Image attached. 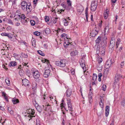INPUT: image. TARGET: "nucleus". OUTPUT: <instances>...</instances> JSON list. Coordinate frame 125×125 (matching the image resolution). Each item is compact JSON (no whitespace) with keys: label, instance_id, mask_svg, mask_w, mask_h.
<instances>
[{"label":"nucleus","instance_id":"f257e3e1","mask_svg":"<svg viewBox=\"0 0 125 125\" xmlns=\"http://www.w3.org/2000/svg\"><path fill=\"white\" fill-rule=\"evenodd\" d=\"M105 49L106 48H104V47H101L99 45H98L96 54H98V56L99 55H104L105 51Z\"/></svg>","mask_w":125,"mask_h":125},{"label":"nucleus","instance_id":"f03ea898","mask_svg":"<svg viewBox=\"0 0 125 125\" xmlns=\"http://www.w3.org/2000/svg\"><path fill=\"white\" fill-rule=\"evenodd\" d=\"M112 59L111 58L109 59L107 61L106 64L105 66V67L106 69L104 71V75L105 74H107V72L109 71L110 68L113 62L111 61Z\"/></svg>","mask_w":125,"mask_h":125},{"label":"nucleus","instance_id":"7ed1b4c3","mask_svg":"<svg viewBox=\"0 0 125 125\" xmlns=\"http://www.w3.org/2000/svg\"><path fill=\"white\" fill-rule=\"evenodd\" d=\"M67 61L65 59L61 60L60 61H57L55 62L56 65L61 67H64L66 65Z\"/></svg>","mask_w":125,"mask_h":125},{"label":"nucleus","instance_id":"20e7f679","mask_svg":"<svg viewBox=\"0 0 125 125\" xmlns=\"http://www.w3.org/2000/svg\"><path fill=\"white\" fill-rule=\"evenodd\" d=\"M33 101L35 102V106L36 107V109L37 111H38L40 113H41L43 109V108L44 107V105H42V106L39 105L36 102V100H35L34 98H33ZM33 103L34 104V103L33 102Z\"/></svg>","mask_w":125,"mask_h":125},{"label":"nucleus","instance_id":"39448f33","mask_svg":"<svg viewBox=\"0 0 125 125\" xmlns=\"http://www.w3.org/2000/svg\"><path fill=\"white\" fill-rule=\"evenodd\" d=\"M85 60L81 59L80 61V65L82 67L84 72L85 71H86V67L85 64Z\"/></svg>","mask_w":125,"mask_h":125},{"label":"nucleus","instance_id":"423d86ee","mask_svg":"<svg viewBox=\"0 0 125 125\" xmlns=\"http://www.w3.org/2000/svg\"><path fill=\"white\" fill-rule=\"evenodd\" d=\"M97 3L95 1L92 2L91 4V9L92 11H94L96 10L97 7Z\"/></svg>","mask_w":125,"mask_h":125},{"label":"nucleus","instance_id":"0eeeda50","mask_svg":"<svg viewBox=\"0 0 125 125\" xmlns=\"http://www.w3.org/2000/svg\"><path fill=\"white\" fill-rule=\"evenodd\" d=\"M28 5L27 3L25 1H23L21 2L22 9L24 11H25V10H26V8H27V6H28Z\"/></svg>","mask_w":125,"mask_h":125},{"label":"nucleus","instance_id":"6e6552de","mask_svg":"<svg viewBox=\"0 0 125 125\" xmlns=\"http://www.w3.org/2000/svg\"><path fill=\"white\" fill-rule=\"evenodd\" d=\"M33 76L34 78L35 79L39 78L40 76V74L39 72L37 71H35L32 72Z\"/></svg>","mask_w":125,"mask_h":125},{"label":"nucleus","instance_id":"1a4fd4ad","mask_svg":"<svg viewBox=\"0 0 125 125\" xmlns=\"http://www.w3.org/2000/svg\"><path fill=\"white\" fill-rule=\"evenodd\" d=\"M50 73V71L49 70H46L44 72V74H43V76L45 78H46L49 76Z\"/></svg>","mask_w":125,"mask_h":125},{"label":"nucleus","instance_id":"9d476101","mask_svg":"<svg viewBox=\"0 0 125 125\" xmlns=\"http://www.w3.org/2000/svg\"><path fill=\"white\" fill-rule=\"evenodd\" d=\"M115 42L114 41H111L110 44L109 46V49L112 50L114 49V47L115 45Z\"/></svg>","mask_w":125,"mask_h":125},{"label":"nucleus","instance_id":"9b49d317","mask_svg":"<svg viewBox=\"0 0 125 125\" xmlns=\"http://www.w3.org/2000/svg\"><path fill=\"white\" fill-rule=\"evenodd\" d=\"M93 95V94L91 92H90L88 94V99L89 103L91 104L92 102V96Z\"/></svg>","mask_w":125,"mask_h":125},{"label":"nucleus","instance_id":"f8f14e48","mask_svg":"<svg viewBox=\"0 0 125 125\" xmlns=\"http://www.w3.org/2000/svg\"><path fill=\"white\" fill-rule=\"evenodd\" d=\"M23 84L25 86H28L29 83V81L27 79H25L22 80Z\"/></svg>","mask_w":125,"mask_h":125},{"label":"nucleus","instance_id":"ddd939ff","mask_svg":"<svg viewBox=\"0 0 125 125\" xmlns=\"http://www.w3.org/2000/svg\"><path fill=\"white\" fill-rule=\"evenodd\" d=\"M98 32V30H93L90 33L92 37H94L97 35Z\"/></svg>","mask_w":125,"mask_h":125},{"label":"nucleus","instance_id":"4468645a","mask_svg":"<svg viewBox=\"0 0 125 125\" xmlns=\"http://www.w3.org/2000/svg\"><path fill=\"white\" fill-rule=\"evenodd\" d=\"M109 11L107 9L105 10L104 13V16L105 19H106L108 16Z\"/></svg>","mask_w":125,"mask_h":125},{"label":"nucleus","instance_id":"2eb2a0df","mask_svg":"<svg viewBox=\"0 0 125 125\" xmlns=\"http://www.w3.org/2000/svg\"><path fill=\"white\" fill-rule=\"evenodd\" d=\"M67 103L69 110L70 111H72V106L70 100H68Z\"/></svg>","mask_w":125,"mask_h":125},{"label":"nucleus","instance_id":"dca6fc26","mask_svg":"<svg viewBox=\"0 0 125 125\" xmlns=\"http://www.w3.org/2000/svg\"><path fill=\"white\" fill-rule=\"evenodd\" d=\"M66 96L68 97H70L72 94V91L71 89H67L66 91Z\"/></svg>","mask_w":125,"mask_h":125},{"label":"nucleus","instance_id":"f3484780","mask_svg":"<svg viewBox=\"0 0 125 125\" xmlns=\"http://www.w3.org/2000/svg\"><path fill=\"white\" fill-rule=\"evenodd\" d=\"M109 107L108 105L106 106L105 108V116L107 117L109 114Z\"/></svg>","mask_w":125,"mask_h":125},{"label":"nucleus","instance_id":"a211bd4d","mask_svg":"<svg viewBox=\"0 0 125 125\" xmlns=\"http://www.w3.org/2000/svg\"><path fill=\"white\" fill-rule=\"evenodd\" d=\"M26 9V10H25V11H26L28 13H29L31 12L32 10V7L30 4L28 5V6H27Z\"/></svg>","mask_w":125,"mask_h":125},{"label":"nucleus","instance_id":"6ab92c4d","mask_svg":"<svg viewBox=\"0 0 125 125\" xmlns=\"http://www.w3.org/2000/svg\"><path fill=\"white\" fill-rule=\"evenodd\" d=\"M37 84L36 82L35 81H33L32 83V89L34 90H35L37 88Z\"/></svg>","mask_w":125,"mask_h":125},{"label":"nucleus","instance_id":"aec40b11","mask_svg":"<svg viewBox=\"0 0 125 125\" xmlns=\"http://www.w3.org/2000/svg\"><path fill=\"white\" fill-rule=\"evenodd\" d=\"M45 106H47V107H46V108L45 109V111H47L48 110H49V111H51V108L52 107L49 104H48L47 103L46 104H45Z\"/></svg>","mask_w":125,"mask_h":125},{"label":"nucleus","instance_id":"412c9836","mask_svg":"<svg viewBox=\"0 0 125 125\" xmlns=\"http://www.w3.org/2000/svg\"><path fill=\"white\" fill-rule=\"evenodd\" d=\"M78 52L76 50L73 51L71 53V55L73 57L77 55L78 54Z\"/></svg>","mask_w":125,"mask_h":125},{"label":"nucleus","instance_id":"4be33fe9","mask_svg":"<svg viewBox=\"0 0 125 125\" xmlns=\"http://www.w3.org/2000/svg\"><path fill=\"white\" fill-rule=\"evenodd\" d=\"M17 63L16 62L14 61L11 62L9 64V66L10 67L11 66L14 67L17 65Z\"/></svg>","mask_w":125,"mask_h":125},{"label":"nucleus","instance_id":"5701e85b","mask_svg":"<svg viewBox=\"0 0 125 125\" xmlns=\"http://www.w3.org/2000/svg\"><path fill=\"white\" fill-rule=\"evenodd\" d=\"M64 44V47H68V46L70 44V42H69V39L66 40Z\"/></svg>","mask_w":125,"mask_h":125},{"label":"nucleus","instance_id":"b1692460","mask_svg":"<svg viewBox=\"0 0 125 125\" xmlns=\"http://www.w3.org/2000/svg\"><path fill=\"white\" fill-rule=\"evenodd\" d=\"M61 36L62 38H64L65 41L66 39L68 40L69 39L68 37L67 36V35L65 33L62 34Z\"/></svg>","mask_w":125,"mask_h":125},{"label":"nucleus","instance_id":"393cba45","mask_svg":"<svg viewBox=\"0 0 125 125\" xmlns=\"http://www.w3.org/2000/svg\"><path fill=\"white\" fill-rule=\"evenodd\" d=\"M12 101L14 104H16L19 102V101L18 99L15 98H13Z\"/></svg>","mask_w":125,"mask_h":125},{"label":"nucleus","instance_id":"a878e982","mask_svg":"<svg viewBox=\"0 0 125 125\" xmlns=\"http://www.w3.org/2000/svg\"><path fill=\"white\" fill-rule=\"evenodd\" d=\"M120 78L118 77V75L117 74H116L115 79V82L114 83V84H115L116 83H117L119 80Z\"/></svg>","mask_w":125,"mask_h":125},{"label":"nucleus","instance_id":"bb28decb","mask_svg":"<svg viewBox=\"0 0 125 125\" xmlns=\"http://www.w3.org/2000/svg\"><path fill=\"white\" fill-rule=\"evenodd\" d=\"M101 47H104V48H105L107 44V42L106 41L104 40L102 43Z\"/></svg>","mask_w":125,"mask_h":125},{"label":"nucleus","instance_id":"cd10ccee","mask_svg":"<svg viewBox=\"0 0 125 125\" xmlns=\"http://www.w3.org/2000/svg\"><path fill=\"white\" fill-rule=\"evenodd\" d=\"M97 74L95 73H93L92 77V79L94 81V82L96 81L97 79Z\"/></svg>","mask_w":125,"mask_h":125},{"label":"nucleus","instance_id":"c85d7f7f","mask_svg":"<svg viewBox=\"0 0 125 125\" xmlns=\"http://www.w3.org/2000/svg\"><path fill=\"white\" fill-rule=\"evenodd\" d=\"M109 23L107 24V26L104 29V31L105 32L106 31L108 32L109 31Z\"/></svg>","mask_w":125,"mask_h":125},{"label":"nucleus","instance_id":"c756f323","mask_svg":"<svg viewBox=\"0 0 125 125\" xmlns=\"http://www.w3.org/2000/svg\"><path fill=\"white\" fill-rule=\"evenodd\" d=\"M99 104L100 107L101 108H103L104 107V103L102 102L101 99L99 103Z\"/></svg>","mask_w":125,"mask_h":125},{"label":"nucleus","instance_id":"7c9ffc66","mask_svg":"<svg viewBox=\"0 0 125 125\" xmlns=\"http://www.w3.org/2000/svg\"><path fill=\"white\" fill-rule=\"evenodd\" d=\"M45 33L46 34H49L50 32V30L49 28H46L45 30Z\"/></svg>","mask_w":125,"mask_h":125},{"label":"nucleus","instance_id":"2f4dec72","mask_svg":"<svg viewBox=\"0 0 125 125\" xmlns=\"http://www.w3.org/2000/svg\"><path fill=\"white\" fill-rule=\"evenodd\" d=\"M101 37L99 36L95 40V42L97 43H99L101 41Z\"/></svg>","mask_w":125,"mask_h":125},{"label":"nucleus","instance_id":"473e14b6","mask_svg":"<svg viewBox=\"0 0 125 125\" xmlns=\"http://www.w3.org/2000/svg\"><path fill=\"white\" fill-rule=\"evenodd\" d=\"M8 112L10 113L12 115L13 114V111L11 109V108H8Z\"/></svg>","mask_w":125,"mask_h":125},{"label":"nucleus","instance_id":"72a5a7b5","mask_svg":"<svg viewBox=\"0 0 125 125\" xmlns=\"http://www.w3.org/2000/svg\"><path fill=\"white\" fill-rule=\"evenodd\" d=\"M120 40L119 38H118L117 39V42H116L117 48L118 47V45L120 43Z\"/></svg>","mask_w":125,"mask_h":125},{"label":"nucleus","instance_id":"f704fd0d","mask_svg":"<svg viewBox=\"0 0 125 125\" xmlns=\"http://www.w3.org/2000/svg\"><path fill=\"white\" fill-rule=\"evenodd\" d=\"M97 61L98 63H100L102 61V58L101 57H99L97 59Z\"/></svg>","mask_w":125,"mask_h":125},{"label":"nucleus","instance_id":"c9c22d12","mask_svg":"<svg viewBox=\"0 0 125 125\" xmlns=\"http://www.w3.org/2000/svg\"><path fill=\"white\" fill-rule=\"evenodd\" d=\"M42 62L44 63L45 62H46L47 64L49 63V61L48 60H47L46 59H43L42 60Z\"/></svg>","mask_w":125,"mask_h":125},{"label":"nucleus","instance_id":"e433bc0d","mask_svg":"<svg viewBox=\"0 0 125 125\" xmlns=\"http://www.w3.org/2000/svg\"><path fill=\"white\" fill-rule=\"evenodd\" d=\"M42 56H44V54L41 51H37Z\"/></svg>","mask_w":125,"mask_h":125},{"label":"nucleus","instance_id":"4c0bfd02","mask_svg":"<svg viewBox=\"0 0 125 125\" xmlns=\"http://www.w3.org/2000/svg\"><path fill=\"white\" fill-rule=\"evenodd\" d=\"M86 55L84 53H82L81 56L82 57V59H85V57H86Z\"/></svg>","mask_w":125,"mask_h":125},{"label":"nucleus","instance_id":"58836bf2","mask_svg":"<svg viewBox=\"0 0 125 125\" xmlns=\"http://www.w3.org/2000/svg\"><path fill=\"white\" fill-rule=\"evenodd\" d=\"M5 82L8 85H10V81L8 79H5Z\"/></svg>","mask_w":125,"mask_h":125},{"label":"nucleus","instance_id":"ea45409f","mask_svg":"<svg viewBox=\"0 0 125 125\" xmlns=\"http://www.w3.org/2000/svg\"><path fill=\"white\" fill-rule=\"evenodd\" d=\"M31 24V25L33 26L35 24V22L34 20H31L30 21Z\"/></svg>","mask_w":125,"mask_h":125},{"label":"nucleus","instance_id":"a19ab883","mask_svg":"<svg viewBox=\"0 0 125 125\" xmlns=\"http://www.w3.org/2000/svg\"><path fill=\"white\" fill-rule=\"evenodd\" d=\"M8 23L11 24L13 25V23L12 22V21L10 19H9L8 20Z\"/></svg>","mask_w":125,"mask_h":125},{"label":"nucleus","instance_id":"79ce46f5","mask_svg":"<svg viewBox=\"0 0 125 125\" xmlns=\"http://www.w3.org/2000/svg\"><path fill=\"white\" fill-rule=\"evenodd\" d=\"M125 104V98L121 102V104L122 106L124 107Z\"/></svg>","mask_w":125,"mask_h":125},{"label":"nucleus","instance_id":"37998d69","mask_svg":"<svg viewBox=\"0 0 125 125\" xmlns=\"http://www.w3.org/2000/svg\"><path fill=\"white\" fill-rule=\"evenodd\" d=\"M34 35L37 36H39L40 35V33L38 31H35L34 32Z\"/></svg>","mask_w":125,"mask_h":125},{"label":"nucleus","instance_id":"c03bdc74","mask_svg":"<svg viewBox=\"0 0 125 125\" xmlns=\"http://www.w3.org/2000/svg\"><path fill=\"white\" fill-rule=\"evenodd\" d=\"M106 88V86L105 85H103L102 88V89L103 91H105Z\"/></svg>","mask_w":125,"mask_h":125},{"label":"nucleus","instance_id":"a18cd8bd","mask_svg":"<svg viewBox=\"0 0 125 125\" xmlns=\"http://www.w3.org/2000/svg\"><path fill=\"white\" fill-rule=\"evenodd\" d=\"M67 3L69 6H71V3L70 0H67Z\"/></svg>","mask_w":125,"mask_h":125},{"label":"nucleus","instance_id":"49530a36","mask_svg":"<svg viewBox=\"0 0 125 125\" xmlns=\"http://www.w3.org/2000/svg\"><path fill=\"white\" fill-rule=\"evenodd\" d=\"M68 23H69V22L68 21H66V20H65L64 21V25L65 26H67L68 24Z\"/></svg>","mask_w":125,"mask_h":125},{"label":"nucleus","instance_id":"de8ad7c7","mask_svg":"<svg viewBox=\"0 0 125 125\" xmlns=\"http://www.w3.org/2000/svg\"><path fill=\"white\" fill-rule=\"evenodd\" d=\"M22 56L25 58H27L28 57V56L25 53L22 54Z\"/></svg>","mask_w":125,"mask_h":125},{"label":"nucleus","instance_id":"09e8293b","mask_svg":"<svg viewBox=\"0 0 125 125\" xmlns=\"http://www.w3.org/2000/svg\"><path fill=\"white\" fill-rule=\"evenodd\" d=\"M71 71L72 74L74 75L75 73V70L73 69H72L71 70Z\"/></svg>","mask_w":125,"mask_h":125},{"label":"nucleus","instance_id":"8fccbe9b","mask_svg":"<svg viewBox=\"0 0 125 125\" xmlns=\"http://www.w3.org/2000/svg\"><path fill=\"white\" fill-rule=\"evenodd\" d=\"M25 17L24 14H22L20 17V18L22 19H24Z\"/></svg>","mask_w":125,"mask_h":125},{"label":"nucleus","instance_id":"3c124183","mask_svg":"<svg viewBox=\"0 0 125 125\" xmlns=\"http://www.w3.org/2000/svg\"><path fill=\"white\" fill-rule=\"evenodd\" d=\"M57 18H55L53 19V22L54 24L56 23L57 21Z\"/></svg>","mask_w":125,"mask_h":125},{"label":"nucleus","instance_id":"603ef678","mask_svg":"<svg viewBox=\"0 0 125 125\" xmlns=\"http://www.w3.org/2000/svg\"><path fill=\"white\" fill-rule=\"evenodd\" d=\"M8 34L6 33H2L1 34V35L2 36H7V35H8Z\"/></svg>","mask_w":125,"mask_h":125},{"label":"nucleus","instance_id":"864d4df0","mask_svg":"<svg viewBox=\"0 0 125 125\" xmlns=\"http://www.w3.org/2000/svg\"><path fill=\"white\" fill-rule=\"evenodd\" d=\"M45 20L46 22H48L49 21V18L48 17H46L45 18Z\"/></svg>","mask_w":125,"mask_h":125},{"label":"nucleus","instance_id":"5fc2aeb1","mask_svg":"<svg viewBox=\"0 0 125 125\" xmlns=\"http://www.w3.org/2000/svg\"><path fill=\"white\" fill-rule=\"evenodd\" d=\"M124 62H122L120 64V66H121V67L122 68L124 67Z\"/></svg>","mask_w":125,"mask_h":125},{"label":"nucleus","instance_id":"6e6d98bb","mask_svg":"<svg viewBox=\"0 0 125 125\" xmlns=\"http://www.w3.org/2000/svg\"><path fill=\"white\" fill-rule=\"evenodd\" d=\"M88 8L87 7L86 8L85 10V14H88Z\"/></svg>","mask_w":125,"mask_h":125},{"label":"nucleus","instance_id":"4d7b16f0","mask_svg":"<svg viewBox=\"0 0 125 125\" xmlns=\"http://www.w3.org/2000/svg\"><path fill=\"white\" fill-rule=\"evenodd\" d=\"M117 74L118 75V77H119V78H121V77H122V78H124V77H125V76H124L123 77H122V76H121V75H120V74Z\"/></svg>","mask_w":125,"mask_h":125},{"label":"nucleus","instance_id":"13d9d810","mask_svg":"<svg viewBox=\"0 0 125 125\" xmlns=\"http://www.w3.org/2000/svg\"><path fill=\"white\" fill-rule=\"evenodd\" d=\"M102 76V73H99L98 75V77L101 78Z\"/></svg>","mask_w":125,"mask_h":125},{"label":"nucleus","instance_id":"bf43d9fd","mask_svg":"<svg viewBox=\"0 0 125 125\" xmlns=\"http://www.w3.org/2000/svg\"><path fill=\"white\" fill-rule=\"evenodd\" d=\"M11 29V27H10L9 26L7 28V30L8 31H9Z\"/></svg>","mask_w":125,"mask_h":125},{"label":"nucleus","instance_id":"052dcab7","mask_svg":"<svg viewBox=\"0 0 125 125\" xmlns=\"http://www.w3.org/2000/svg\"><path fill=\"white\" fill-rule=\"evenodd\" d=\"M12 5L14 9L16 8V4H12Z\"/></svg>","mask_w":125,"mask_h":125},{"label":"nucleus","instance_id":"680f3d73","mask_svg":"<svg viewBox=\"0 0 125 125\" xmlns=\"http://www.w3.org/2000/svg\"><path fill=\"white\" fill-rule=\"evenodd\" d=\"M17 0H14L12 2V4H16V1Z\"/></svg>","mask_w":125,"mask_h":125},{"label":"nucleus","instance_id":"e2e57ef3","mask_svg":"<svg viewBox=\"0 0 125 125\" xmlns=\"http://www.w3.org/2000/svg\"><path fill=\"white\" fill-rule=\"evenodd\" d=\"M115 119H114L112 121V123L110 124V125H114V122H115Z\"/></svg>","mask_w":125,"mask_h":125},{"label":"nucleus","instance_id":"0e129e2a","mask_svg":"<svg viewBox=\"0 0 125 125\" xmlns=\"http://www.w3.org/2000/svg\"><path fill=\"white\" fill-rule=\"evenodd\" d=\"M102 21H101L99 24V25L100 27H101L102 25Z\"/></svg>","mask_w":125,"mask_h":125},{"label":"nucleus","instance_id":"69168bd1","mask_svg":"<svg viewBox=\"0 0 125 125\" xmlns=\"http://www.w3.org/2000/svg\"><path fill=\"white\" fill-rule=\"evenodd\" d=\"M36 124V125H41V124L39 121L38 122L37 121Z\"/></svg>","mask_w":125,"mask_h":125},{"label":"nucleus","instance_id":"338daca9","mask_svg":"<svg viewBox=\"0 0 125 125\" xmlns=\"http://www.w3.org/2000/svg\"><path fill=\"white\" fill-rule=\"evenodd\" d=\"M2 66L3 68H5V69L6 70L8 68H6V66L5 65L3 64L2 65Z\"/></svg>","mask_w":125,"mask_h":125},{"label":"nucleus","instance_id":"774afa93","mask_svg":"<svg viewBox=\"0 0 125 125\" xmlns=\"http://www.w3.org/2000/svg\"><path fill=\"white\" fill-rule=\"evenodd\" d=\"M8 35H7V36L9 38H10V39H11L12 38V37L11 36V35H10L9 34V33L8 34Z\"/></svg>","mask_w":125,"mask_h":125}]
</instances>
